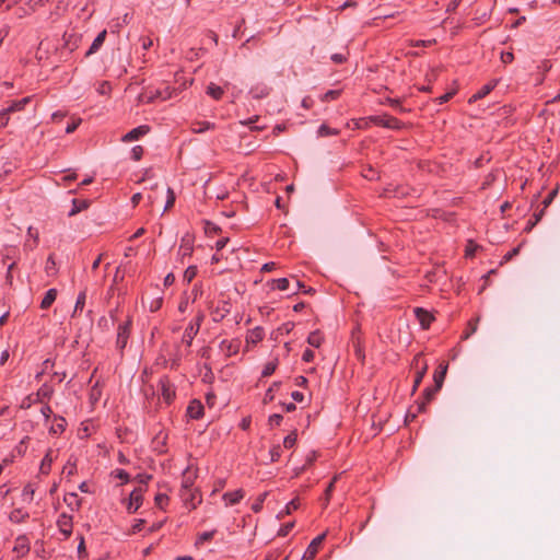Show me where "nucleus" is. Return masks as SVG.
<instances>
[{"label":"nucleus","instance_id":"1","mask_svg":"<svg viewBox=\"0 0 560 560\" xmlns=\"http://www.w3.org/2000/svg\"><path fill=\"white\" fill-rule=\"evenodd\" d=\"M370 121L376 126L384 127L393 130H400L404 122L388 114L375 115L369 117Z\"/></svg>","mask_w":560,"mask_h":560},{"label":"nucleus","instance_id":"2","mask_svg":"<svg viewBox=\"0 0 560 560\" xmlns=\"http://www.w3.org/2000/svg\"><path fill=\"white\" fill-rule=\"evenodd\" d=\"M144 491L145 489L143 487L138 486L130 492L129 498L124 500L129 514L136 513L142 505Z\"/></svg>","mask_w":560,"mask_h":560},{"label":"nucleus","instance_id":"3","mask_svg":"<svg viewBox=\"0 0 560 560\" xmlns=\"http://www.w3.org/2000/svg\"><path fill=\"white\" fill-rule=\"evenodd\" d=\"M205 319V314L199 312L196 316L195 320H192L185 329L183 336V342H185L188 347L191 346L195 336L198 334L201 323Z\"/></svg>","mask_w":560,"mask_h":560},{"label":"nucleus","instance_id":"4","mask_svg":"<svg viewBox=\"0 0 560 560\" xmlns=\"http://www.w3.org/2000/svg\"><path fill=\"white\" fill-rule=\"evenodd\" d=\"M31 101V97L30 96H26V97H23L21 100H18V101H12L11 104L3 108L1 112H0V124L1 126H5L8 124V115H10L11 113H15V112H20L22 110L25 105Z\"/></svg>","mask_w":560,"mask_h":560},{"label":"nucleus","instance_id":"5","mask_svg":"<svg viewBox=\"0 0 560 560\" xmlns=\"http://www.w3.org/2000/svg\"><path fill=\"white\" fill-rule=\"evenodd\" d=\"M131 325V318H128L125 323L118 325L116 346L120 352H122L127 346L130 336Z\"/></svg>","mask_w":560,"mask_h":560},{"label":"nucleus","instance_id":"6","mask_svg":"<svg viewBox=\"0 0 560 560\" xmlns=\"http://www.w3.org/2000/svg\"><path fill=\"white\" fill-rule=\"evenodd\" d=\"M325 537H326L325 533H323V534L318 535L317 537H315L310 542L308 547L306 548L305 552L300 558V560H314V558L316 557V555L318 552V549H319L320 545L325 540Z\"/></svg>","mask_w":560,"mask_h":560},{"label":"nucleus","instance_id":"7","mask_svg":"<svg viewBox=\"0 0 560 560\" xmlns=\"http://www.w3.org/2000/svg\"><path fill=\"white\" fill-rule=\"evenodd\" d=\"M413 313L422 329H429L431 323L435 319L433 314L423 307H416Z\"/></svg>","mask_w":560,"mask_h":560},{"label":"nucleus","instance_id":"8","mask_svg":"<svg viewBox=\"0 0 560 560\" xmlns=\"http://www.w3.org/2000/svg\"><path fill=\"white\" fill-rule=\"evenodd\" d=\"M150 131V127L148 125H141L138 126L130 131H128L126 135L122 136L121 141L122 142H131L139 140L141 137L145 136Z\"/></svg>","mask_w":560,"mask_h":560},{"label":"nucleus","instance_id":"9","mask_svg":"<svg viewBox=\"0 0 560 560\" xmlns=\"http://www.w3.org/2000/svg\"><path fill=\"white\" fill-rule=\"evenodd\" d=\"M186 413L189 418L194 420H199L203 417L205 408L200 400L192 399L186 410Z\"/></svg>","mask_w":560,"mask_h":560},{"label":"nucleus","instance_id":"10","mask_svg":"<svg viewBox=\"0 0 560 560\" xmlns=\"http://www.w3.org/2000/svg\"><path fill=\"white\" fill-rule=\"evenodd\" d=\"M159 386L161 387L162 396L167 404H171L175 398V390L172 387L170 380L164 376L160 380Z\"/></svg>","mask_w":560,"mask_h":560},{"label":"nucleus","instance_id":"11","mask_svg":"<svg viewBox=\"0 0 560 560\" xmlns=\"http://www.w3.org/2000/svg\"><path fill=\"white\" fill-rule=\"evenodd\" d=\"M448 364L443 362L439 365L438 370L433 374L434 389L440 390L443 386Z\"/></svg>","mask_w":560,"mask_h":560},{"label":"nucleus","instance_id":"12","mask_svg":"<svg viewBox=\"0 0 560 560\" xmlns=\"http://www.w3.org/2000/svg\"><path fill=\"white\" fill-rule=\"evenodd\" d=\"M498 82L499 80L494 79L489 83L485 84L483 86H481V89L469 98V103H474L477 102L478 100L486 97L497 86Z\"/></svg>","mask_w":560,"mask_h":560},{"label":"nucleus","instance_id":"13","mask_svg":"<svg viewBox=\"0 0 560 560\" xmlns=\"http://www.w3.org/2000/svg\"><path fill=\"white\" fill-rule=\"evenodd\" d=\"M91 206V200L89 199H72V208L68 213V217H74L83 210H86Z\"/></svg>","mask_w":560,"mask_h":560},{"label":"nucleus","instance_id":"14","mask_svg":"<svg viewBox=\"0 0 560 560\" xmlns=\"http://www.w3.org/2000/svg\"><path fill=\"white\" fill-rule=\"evenodd\" d=\"M438 392L439 390L434 389V385L433 386H428V387L424 388V390L422 393L423 399H422L421 402L418 404V411L419 412H422V411L425 410V405L434 399V396H435V394Z\"/></svg>","mask_w":560,"mask_h":560},{"label":"nucleus","instance_id":"15","mask_svg":"<svg viewBox=\"0 0 560 560\" xmlns=\"http://www.w3.org/2000/svg\"><path fill=\"white\" fill-rule=\"evenodd\" d=\"M245 495L243 489H237L233 492H225L222 497L223 501L226 505H235L237 504Z\"/></svg>","mask_w":560,"mask_h":560},{"label":"nucleus","instance_id":"16","mask_svg":"<svg viewBox=\"0 0 560 560\" xmlns=\"http://www.w3.org/2000/svg\"><path fill=\"white\" fill-rule=\"evenodd\" d=\"M13 551L20 556H25L30 551V542L25 535H21L15 540Z\"/></svg>","mask_w":560,"mask_h":560},{"label":"nucleus","instance_id":"17","mask_svg":"<svg viewBox=\"0 0 560 560\" xmlns=\"http://www.w3.org/2000/svg\"><path fill=\"white\" fill-rule=\"evenodd\" d=\"M107 32L106 30H103L97 34V36L94 38L92 45L90 46L89 50L85 52V57H89L93 54H95L104 44L106 38Z\"/></svg>","mask_w":560,"mask_h":560},{"label":"nucleus","instance_id":"18","mask_svg":"<svg viewBox=\"0 0 560 560\" xmlns=\"http://www.w3.org/2000/svg\"><path fill=\"white\" fill-rule=\"evenodd\" d=\"M176 92L175 88H171L170 85H164L163 88L154 89V96L158 100L166 101L173 97V94Z\"/></svg>","mask_w":560,"mask_h":560},{"label":"nucleus","instance_id":"19","mask_svg":"<svg viewBox=\"0 0 560 560\" xmlns=\"http://www.w3.org/2000/svg\"><path fill=\"white\" fill-rule=\"evenodd\" d=\"M265 337V330L262 327L260 326H257L255 328H253L252 330H249V334L246 338V341L249 343H257L259 341H261Z\"/></svg>","mask_w":560,"mask_h":560},{"label":"nucleus","instance_id":"20","mask_svg":"<svg viewBox=\"0 0 560 560\" xmlns=\"http://www.w3.org/2000/svg\"><path fill=\"white\" fill-rule=\"evenodd\" d=\"M63 501L72 511H78L81 506V500L75 492L67 493Z\"/></svg>","mask_w":560,"mask_h":560},{"label":"nucleus","instance_id":"21","mask_svg":"<svg viewBox=\"0 0 560 560\" xmlns=\"http://www.w3.org/2000/svg\"><path fill=\"white\" fill-rule=\"evenodd\" d=\"M56 298H57V290L56 289H49L45 293V296L43 298V300L40 302V308L42 310H48L52 305V303L56 301Z\"/></svg>","mask_w":560,"mask_h":560},{"label":"nucleus","instance_id":"22","mask_svg":"<svg viewBox=\"0 0 560 560\" xmlns=\"http://www.w3.org/2000/svg\"><path fill=\"white\" fill-rule=\"evenodd\" d=\"M166 440H167V434H163V432L160 431L153 439V443L155 444L154 450L161 454L165 453L166 452V448H165Z\"/></svg>","mask_w":560,"mask_h":560},{"label":"nucleus","instance_id":"23","mask_svg":"<svg viewBox=\"0 0 560 560\" xmlns=\"http://www.w3.org/2000/svg\"><path fill=\"white\" fill-rule=\"evenodd\" d=\"M194 480L190 477L184 476L180 488V498L183 499L185 504H188V497H186V492H190L192 489Z\"/></svg>","mask_w":560,"mask_h":560},{"label":"nucleus","instance_id":"24","mask_svg":"<svg viewBox=\"0 0 560 560\" xmlns=\"http://www.w3.org/2000/svg\"><path fill=\"white\" fill-rule=\"evenodd\" d=\"M55 422L56 423L54 425H51L49 432L52 434H61L66 430V427H67L66 419L61 416H55Z\"/></svg>","mask_w":560,"mask_h":560},{"label":"nucleus","instance_id":"25","mask_svg":"<svg viewBox=\"0 0 560 560\" xmlns=\"http://www.w3.org/2000/svg\"><path fill=\"white\" fill-rule=\"evenodd\" d=\"M51 454H52V451L48 450L47 453L45 454L44 458L42 459L39 470L44 475H48L51 469V464H52Z\"/></svg>","mask_w":560,"mask_h":560},{"label":"nucleus","instance_id":"26","mask_svg":"<svg viewBox=\"0 0 560 560\" xmlns=\"http://www.w3.org/2000/svg\"><path fill=\"white\" fill-rule=\"evenodd\" d=\"M28 517V513L23 511L22 509H14L10 515H9V520L12 522V523H22L25 521V518Z\"/></svg>","mask_w":560,"mask_h":560},{"label":"nucleus","instance_id":"27","mask_svg":"<svg viewBox=\"0 0 560 560\" xmlns=\"http://www.w3.org/2000/svg\"><path fill=\"white\" fill-rule=\"evenodd\" d=\"M324 337L319 330L312 331L307 337V343L312 347L319 348Z\"/></svg>","mask_w":560,"mask_h":560},{"label":"nucleus","instance_id":"28","mask_svg":"<svg viewBox=\"0 0 560 560\" xmlns=\"http://www.w3.org/2000/svg\"><path fill=\"white\" fill-rule=\"evenodd\" d=\"M207 94L210 95L212 98L219 101L224 94V90L214 83H210L207 86Z\"/></svg>","mask_w":560,"mask_h":560},{"label":"nucleus","instance_id":"29","mask_svg":"<svg viewBox=\"0 0 560 560\" xmlns=\"http://www.w3.org/2000/svg\"><path fill=\"white\" fill-rule=\"evenodd\" d=\"M478 322H479V317L472 318L468 322L467 327L462 335L463 340L468 339L472 334H475L477 331Z\"/></svg>","mask_w":560,"mask_h":560},{"label":"nucleus","instance_id":"30","mask_svg":"<svg viewBox=\"0 0 560 560\" xmlns=\"http://www.w3.org/2000/svg\"><path fill=\"white\" fill-rule=\"evenodd\" d=\"M186 497H188V504L190 505V509H196L197 504L201 502V495L198 493V490L190 489V492H186Z\"/></svg>","mask_w":560,"mask_h":560},{"label":"nucleus","instance_id":"31","mask_svg":"<svg viewBox=\"0 0 560 560\" xmlns=\"http://www.w3.org/2000/svg\"><path fill=\"white\" fill-rule=\"evenodd\" d=\"M279 364L278 358H275L272 361H269L265 364L264 370L261 372V377L270 376L275 373Z\"/></svg>","mask_w":560,"mask_h":560},{"label":"nucleus","instance_id":"32","mask_svg":"<svg viewBox=\"0 0 560 560\" xmlns=\"http://www.w3.org/2000/svg\"><path fill=\"white\" fill-rule=\"evenodd\" d=\"M180 250L183 256H190L192 254V241L188 235L182 238Z\"/></svg>","mask_w":560,"mask_h":560},{"label":"nucleus","instance_id":"33","mask_svg":"<svg viewBox=\"0 0 560 560\" xmlns=\"http://www.w3.org/2000/svg\"><path fill=\"white\" fill-rule=\"evenodd\" d=\"M57 526L59 529L73 526L72 515H69L67 513H61L57 520Z\"/></svg>","mask_w":560,"mask_h":560},{"label":"nucleus","instance_id":"34","mask_svg":"<svg viewBox=\"0 0 560 560\" xmlns=\"http://www.w3.org/2000/svg\"><path fill=\"white\" fill-rule=\"evenodd\" d=\"M85 300H86V292H85V291H81V292L78 294V298H77V301H75V305H74V310H73V312H72L71 317H75V316H77V313H78L79 311H82V310L84 308Z\"/></svg>","mask_w":560,"mask_h":560},{"label":"nucleus","instance_id":"35","mask_svg":"<svg viewBox=\"0 0 560 560\" xmlns=\"http://www.w3.org/2000/svg\"><path fill=\"white\" fill-rule=\"evenodd\" d=\"M300 506V502H299V499H293L291 500L287 505H285V509L283 511H281L279 514H278V518H282L285 514H291L292 511H295L298 510Z\"/></svg>","mask_w":560,"mask_h":560},{"label":"nucleus","instance_id":"36","mask_svg":"<svg viewBox=\"0 0 560 560\" xmlns=\"http://www.w3.org/2000/svg\"><path fill=\"white\" fill-rule=\"evenodd\" d=\"M272 289H278L280 291H284L289 288L290 282L288 278H279V279H272L270 281Z\"/></svg>","mask_w":560,"mask_h":560},{"label":"nucleus","instance_id":"37","mask_svg":"<svg viewBox=\"0 0 560 560\" xmlns=\"http://www.w3.org/2000/svg\"><path fill=\"white\" fill-rule=\"evenodd\" d=\"M214 128V124L210 121H197L194 124V132L200 133L205 132L206 130H210Z\"/></svg>","mask_w":560,"mask_h":560},{"label":"nucleus","instance_id":"38","mask_svg":"<svg viewBox=\"0 0 560 560\" xmlns=\"http://www.w3.org/2000/svg\"><path fill=\"white\" fill-rule=\"evenodd\" d=\"M79 545H78V558L79 560H86L88 551L85 548V540L83 535H79Z\"/></svg>","mask_w":560,"mask_h":560},{"label":"nucleus","instance_id":"39","mask_svg":"<svg viewBox=\"0 0 560 560\" xmlns=\"http://www.w3.org/2000/svg\"><path fill=\"white\" fill-rule=\"evenodd\" d=\"M317 133L319 137H328V136H336L339 133L338 129H332L326 124H323L319 126Z\"/></svg>","mask_w":560,"mask_h":560},{"label":"nucleus","instance_id":"40","mask_svg":"<svg viewBox=\"0 0 560 560\" xmlns=\"http://www.w3.org/2000/svg\"><path fill=\"white\" fill-rule=\"evenodd\" d=\"M382 104H388L389 106H392L394 109H396L398 113H405L407 112V109L405 107H402L400 105V101L398 98H392V97H386Z\"/></svg>","mask_w":560,"mask_h":560},{"label":"nucleus","instance_id":"41","mask_svg":"<svg viewBox=\"0 0 560 560\" xmlns=\"http://www.w3.org/2000/svg\"><path fill=\"white\" fill-rule=\"evenodd\" d=\"M250 93L253 94L254 98H262L269 95L270 89L267 86H256L255 89L250 90Z\"/></svg>","mask_w":560,"mask_h":560},{"label":"nucleus","instance_id":"42","mask_svg":"<svg viewBox=\"0 0 560 560\" xmlns=\"http://www.w3.org/2000/svg\"><path fill=\"white\" fill-rule=\"evenodd\" d=\"M215 533H217V530H215V529L201 533V534L198 536L197 540H196V546L201 545V544H203V542H206V541L211 540V539L214 537Z\"/></svg>","mask_w":560,"mask_h":560},{"label":"nucleus","instance_id":"43","mask_svg":"<svg viewBox=\"0 0 560 560\" xmlns=\"http://www.w3.org/2000/svg\"><path fill=\"white\" fill-rule=\"evenodd\" d=\"M280 385H281V382H273L272 385L266 390V394L264 397L265 404H268L273 400V398H275L273 389L278 388Z\"/></svg>","mask_w":560,"mask_h":560},{"label":"nucleus","instance_id":"44","mask_svg":"<svg viewBox=\"0 0 560 560\" xmlns=\"http://www.w3.org/2000/svg\"><path fill=\"white\" fill-rule=\"evenodd\" d=\"M296 439H298V434H296V431H292L290 434H288L284 439H283V446L285 448H291L294 446V444L296 443Z\"/></svg>","mask_w":560,"mask_h":560},{"label":"nucleus","instance_id":"45","mask_svg":"<svg viewBox=\"0 0 560 560\" xmlns=\"http://www.w3.org/2000/svg\"><path fill=\"white\" fill-rule=\"evenodd\" d=\"M52 395V388L46 384H44L37 392V397L38 399H43V398H50Z\"/></svg>","mask_w":560,"mask_h":560},{"label":"nucleus","instance_id":"46","mask_svg":"<svg viewBox=\"0 0 560 560\" xmlns=\"http://www.w3.org/2000/svg\"><path fill=\"white\" fill-rule=\"evenodd\" d=\"M221 232V228L214 224L213 222L206 220L205 221V233L206 234H218Z\"/></svg>","mask_w":560,"mask_h":560},{"label":"nucleus","instance_id":"47","mask_svg":"<svg viewBox=\"0 0 560 560\" xmlns=\"http://www.w3.org/2000/svg\"><path fill=\"white\" fill-rule=\"evenodd\" d=\"M270 460L272 463L275 462H278L279 458L281 457V454H282V448L279 444H276L273 445L271 448H270Z\"/></svg>","mask_w":560,"mask_h":560},{"label":"nucleus","instance_id":"48","mask_svg":"<svg viewBox=\"0 0 560 560\" xmlns=\"http://www.w3.org/2000/svg\"><path fill=\"white\" fill-rule=\"evenodd\" d=\"M425 373H427V365H424L420 371L417 372L416 378L413 381L412 393H415L417 390V388L420 385V383L422 382V378L424 377Z\"/></svg>","mask_w":560,"mask_h":560},{"label":"nucleus","instance_id":"49","mask_svg":"<svg viewBox=\"0 0 560 560\" xmlns=\"http://www.w3.org/2000/svg\"><path fill=\"white\" fill-rule=\"evenodd\" d=\"M197 267L196 266H189L184 272V280L188 283L194 280V278L197 276Z\"/></svg>","mask_w":560,"mask_h":560},{"label":"nucleus","instance_id":"50","mask_svg":"<svg viewBox=\"0 0 560 560\" xmlns=\"http://www.w3.org/2000/svg\"><path fill=\"white\" fill-rule=\"evenodd\" d=\"M45 270L48 275H51V273H55L56 272V261H55V257H54V254H50L46 260V266H45Z\"/></svg>","mask_w":560,"mask_h":560},{"label":"nucleus","instance_id":"51","mask_svg":"<svg viewBox=\"0 0 560 560\" xmlns=\"http://www.w3.org/2000/svg\"><path fill=\"white\" fill-rule=\"evenodd\" d=\"M166 192H167V199H166V203L164 207V212L174 206L175 199H176L175 194L171 187H167Z\"/></svg>","mask_w":560,"mask_h":560},{"label":"nucleus","instance_id":"52","mask_svg":"<svg viewBox=\"0 0 560 560\" xmlns=\"http://www.w3.org/2000/svg\"><path fill=\"white\" fill-rule=\"evenodd\" d=\"M156 98V96H154V90H148L145 92H143L141 95H140V101L142 103H153Z\"/></svg>","mask_w":560,"mask_h":560},{"label":"nucleus","instance_id":"53","mask_svg":"<svg viewBox=\"0 0 560 560\" xmlns=\"http://www.w3.org/2000/svg\"><path fill=\"white\" fill-rule=\"evenodd\" d=\"M267 492H264L261 493L257 500L255 501V503L252 505V510L255 512V513H258L261 509H262V503L267 497Z\"/></svg>","mask_w":560,"mask_h":560},{"label":"nucleus","instance_id":"54","mask_svg":"<svg viewBox=\"0 0 560 560\" xmlns=\"http://www.w3.org/2000/svg\"><path fill=\"white\" fill-rule=\"evenodd\" d=\"M62 472L67 475V477H71L77 472V465L75 463H71V460H68V463L65 465Z\"/></svg>","mask_w":560,"mask_h":560},{"label":"nucleus","instance_id":"55","mask_svg":"<svg viewBox=\"0 0 560 560\" xmlns=\"http://www.w3.org/2000/svg\"><path fill=\"white\" fill-rule=\"evenodd\" d=\"M151 479H152V476L147 475V474H139L136 476L137 482L139 483V486L143 487L144 489H147V485Z\"/></svg>","mask_w":560,"mask_h":560},{"label":"nucleus","instance_id":"56","mask_svg":"<svg viewBox=\"0 0 560 560\" xmlns=\"http://www.w3.org/2000/svg\"><path fill=\"white\" fill-rule=\"evenodd\" d=\"M478 248H480L479 245L475 244L472 241H469L467 246H466L465 256L466 257H474L475 253H476V250Z\"/></svg>","mask_w":560,"mask_h":560},{"label":"nucleus","instance_id":"57","mask_svg":"<svg viewBox=\"0 0 560 560\" xmlns=\"http://www.w3.org/2000/svg\"><path fill=\"white\" fill-rule=\"evenodd\" d=\"M293 527H294V522H289L287 524H283L278 532V536L285 537L292 530Z\"/></svg>","mask_w":560,"mask_h":560},{"label":"nucleus","instance_id":"58","mask_svg":"<svg viewBox=\"0 0 560 560\" xmlns=\"http://www.w3.org/2000/svg\"><path fill=\"white\" fill-rule=\"evenodd\" d=\"M155 500V504L160 508V509H164V505L168 502V497L164 493H158L154 498Z\"/></svg>","mask_w":560,"mask_h":560},{"label":"nucleus","instance_id":"59","mask_svg":"<svg viewBox=\"0 0 560 560\" xmlns=\"http://www.w3.org/2000/svg\"><path fill=\"white\" fill-rule=\"evenodd\" d=\"M520 248H521V245L517 246V247H514L513 249H511L510 252H508L503 258H502V261H501V265H503L504 262H508L510 261L514 256L518 255L520 253Z\"/></svg>","mask_w":560,"mask_h":560},{"label":"nucleus","instance_id":"60","mask_svg":"<svg viewBox=\"0 0 560 560\" xmlns=\"http://www.w3.org/2000/svg\"><path fill=\"white\" fill-rule=\"evenodd\" d=\"M143 148L141 145H135L132 149H131V158L135 160V161H139L141 160L142 155H143Z\"/></svg>","mask_w":560,"mask_h":560},{"label":"nucleus","instance_id":"61","mask_svg":"<svg viewBox=\"0 0 560 560\" xmlns=\"http://www.w3.org/2000/svg\"><path fill=\"white\" fill-rule=\"evenodd\" d=\"M339 95H340V91H339V90H329V91H327V92L324 94V96H323V98H322V100H323V101H325V102H328V101H330V100H336V98H338V97H339Z\"/></svg>","mask_w":560,"mask_h":560},{"label":"nucleus","instance_id":"62","mask_svg":"<svg viewBox=\"0 0 560 560\" xmlns=\"http://www.w3.org/2000/svg\"><path fill=\"white\" fill-rule=\"evenodd\" d=\"M282 420H283V416H282V415H280V413H273V415H271V416L269 417L268 422H269V424H270L271 427H272V425H277V427H278V425H280V424H281Z\"/></svg>","mask_w":560,"mask_h":560},{"label":"nucleus","instance_id":"63","mask_svg":"<svg viewBox=\"0 0 560 560\" xmlns=\"http://www.w3.org/2000/svg\"><path fill=\"white\" fill-rule=\"evenodd\" d=\"M116 478L120 479L122 483H128L130 481V475L124 469L116 470Z\"/></svg>","mask_w":560,"mask_h":560},{"label":"nucleus","instance_id":"64","mask_svg":"<svg viewBox=\"0 0 560 560\" xmlns=\"http://www.w3.org/2000/svg\"><path fill=\"white\" fill-rule=\"evenodd\" d=\"M30 438L28 436H25L15 447V451L19 455H24L26 450H27V445H26V441L28 440Z\"/></svg>","mask_w":560,"mask_h":560}]
</instances>
